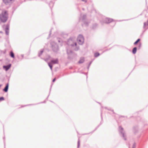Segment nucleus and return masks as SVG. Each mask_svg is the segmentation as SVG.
<instances>
[{
  "label": "nucleus",
  "instance_id": "f257e3e1",
  "mask_svg": "<svg viewBox=\"0 0 148 148\" xmlns=\"http://www.w3.org/2000/svg\"><path fill=\"white\" fill-rule=\"evenodd\" d=\"M8 14L6 11H3L0 15V19L3 22H5L8 19Z\"/></svg>",
  "mask_w": 148,
  "mask_h": 148
},
{
  "label": "nucleus",
  "instance_id": "f03ea898",
  "mask_svg": "<svg viewBox=\"0 0 148 148\" xmlns=\"http://www.w3.org/2000/svg\"><path fill=\"white\" fill-rule=\"evenodd\" d=\"M51 44L52 50L54 52H57L59 51L58 46L56 43L54 42H52Z\"/></svg>",
  "mask_w": 148,
  "mask_h": 148
},
{
  "label": "nucleus",
  "instance_id": "7ed1b4c3",
  "mask_svg": "<svg viewBox=\"0 0 148 148\" xmlns=\"http://www.w3.org/2000/svg\"><path fill=\"white\" fill-rule=\"evenodd\" d=\"M77 41L79 44L82 45L84 41V38L83 36L81 35H79L77 38Z\"/></svg>",
  "mask_w": 148,
  "mask_h": 148
},
{
  "label": "nucleus",
  "instance_id": "20e7f679",
  "mask_svg": "<svg viewBox=\"0 0 148 148\" xmlns=\"http://www.w3.org/2000/svg\"><path fill=\"white\" fill-rule=\"evenodd\" d=\"M119 131L120 133V135L121 136H122L125 140H126V139L125 138V133L123 128L121 126H119Z\"/></svg>",
  "mask_w": 148,
  "mask_h": 148
},
{
  "label": "nucleus",
  "instance_id": "39448f33",
  "mask_svg": "<svg viewBox=\"0 0 148 148\" xmlns=\"http://www.w3.org/2000/svg\"><path fill=\"white\" fill-rule=\"evenodd\" d=\"M67 53L68 55V57L69 59L72 58L75 55V54L71 50L68 49H67Z\"/></svg>",
  "mask_w": 148,
  "mask_h": 148
},
{
  "label": "nucleus",
  "instance_id": "423d86ee",
  "mask_svg": "<svg viewBox=\"0 0 148 148\" xmlns=\"http://www.w3.org/2000/svg\"><path fill=\"white\" fill-rule=\"evenodd\" d=\"M3 28H5V34L7 35H8L9 32V25L7 24L6 25H4L3 26Z\"/></svg>",
  "mask_w": 148,
  "mask_h": 148
},
{
  "label": "nucleus",
  "instance_id": "0eeeda50",
  "mask_svg": "<svg viewBox=\"0 0 148 148\" xmlns=\"http://www.w3.org/2000/svg\"><path fill=\"white\" fill-rule=\"evenodd\" d=\"M113 21V19L109 18H106L103 21V23H109Z\"/></svg>",
  "mask_w": 148,
  "mask_h": 148
},
{
  "label": "nucleus",
  "instance_id": "6e6552de",
  "mask_svg": "<svg viewBox=\"0 0 148 148\" xmlns=\"http://www.w3.org/2000/svg\"><path fill=\"white\" fill-rule=\"evenodd\" d=\"M11 66V64H10L4 66H3V68L6 71H7L10 68Z\"/></svg>",
  "mask_w": 148,
  "mask_h": 148
},
{
  "label": "nucleus",
  "instance_id": "1a4fd4ad",
  "mask_svg": "<svg viewBox=\"0 0 148 148\" xmlns=\"http://www.w3.org/2000/svg\"><path fill=\"white\" fill-rule=\"evenodd\" d=\"M72 42V41L71 40V39H69L68 40V42ZM68 45H71V46H76L77 45V43L76 42H75L73 44H69L68 43Z\"/></svg>",
  "mask_w": 148,
  "mask_h": 148
},
{
  "label": "nucleus",
  "instance_id": "9d476101",
  "mask_svg": "<svg viewBox=\"0 0 148 148\" xmlns=\"http://www.w3.org/2000/svg\"><path fill=\"white\" fill-rule=\"evenodd\" d=\"M3 2L6 4L12 3L14 0H3Z\"/></svg>",
  "mask_w": 148,
  "mask_h": 148
},
{
  "label": "nucleus",
  "instance_id": "9b49d317",
  "mask_svg": "<svg viewBox=\"0 0 148 148\" xmlns=\"http://www.w3.org/2000/svg\"><path fill=\"white\" fill-rule=\"evenodd\" d=\"M9 87V84L7 83L5 88L3 89V90L5 92H7L8 91Z\"/></svg>",
  "mask_w": 148,
  "mask_h": 148
},
{
  "label": "nucleus",
  "instance_id": "f8f14e48",
  "mask_svg": "<svg viewBox=\"0 0 148 148\" xmlns=\"http://www.w3.org/2000/svg\"><path fill=\"white\" fill-rule=\"evenodd\" d=\"M58 59H56L55 60H51V63L56 64H58Z\"/></svg>",
  "mask_w": 148,
  "mask_h": 148
},
{
  "label": "nucleus",
  "instance_id": "ddd939ff",
  "mask_svg": "<svg viewBox=\"0 0 148 148\" xmlns=\"http://www.w3.org/2000/svg\"><path fill=\"white\" fill-rule=\"evenodd\" d=\"M143 28L145 29V30L148 29V20L147 23L146 22L144 23Z\"/></svg>",
  "mask_w": 148,
  "mask_h": 148
},
{
  "label": "nucleus",
  "instance_id": "4468645a",
  "mask_svg": "<svg viewBox=\"0 0 148 148\" xmlns=\"http://www.w3.org/2000/svg\"><path fill=\"white\" fill-rule=\"evenodd\" d=\"M84 61V58H80L78 63L80 64L83 63Z\"/></svg>",
  "mask_w": 148,
  "mask_h": 148
},
{
  "label": "nucleus",
  "instance_id": "2eb2a0df",
  "mask_svg": "<svg viewBox=\"0 0 148 148\" xmlns=\"http://www.w3.org/2000/svg\"><path fill=\"white\" fill-rule=\"evenodd\" d=\"M137 50V48L136 47H135L132 50V53L133 54H135L136 53V51Z\"/></svg>",
  "mask_w": 148,
  "mask_h": 148
},
{
  "label": "nucleus",
  "instance_id": "dca6fc26",
  "mask_svg": "<svg viewBox=\"0 0 148 148\" xmlns=\"http://www.w3.org/2000/svg\"><path fill=\"white\" fill-rule=\"evenodd\" d=\"M10 55L12 58H14V54L12 51L10 52Z\"/></svg>",
  "mask_w": 148,
  "mask_h": 148
},
{
  "label": "nucleus",
  "instance_id": "f3484780",
  "mask_svg": "<svg viewBox=\"0 0 148 148\" xmlns=\"http://www.w3.org/2000/svg\"><path fill=\"white\" fill-rule=\"evenodd\" d=\"M54 4V3L53 1H51L49 3V5L51 8L53 7Z\"/></svg>",
  "mask_w": 148,
  "mask_h": 148
},
{
  "label": "nucleus",
  "instance_id": "a211bd4d",
  "mask_svg": "<svg viewBox=\"0 0 148 148\" xmlns=\"http://www.w3.org/2000/svg\"><path fill=\"white\" fill-rule=\"evenodd\" d=\"M99 55L100 54L98 52L94 54V56L95 57H98L99 56Z\"/></svg>",
  "mask_w": 148,
  "mask_h": 148
},
{
  "label": "nucleus",
  "instance_id": "6ab92c4d",
  "mask_svg": "<svg viewBox=\"0 0 148 148\" xmlns=\"http://www.w3.org/2000/svg\"><path fill=\"white\" fill-rule=\"evenodd\" d=\"M43 52V50H41L40 52H39V53H38V56L40 57V56L42 54V53Z\"/></svg>",
  "mask_w": 148,
  "mask_h": 148
},
{
  "label": "nucleus",
  "instance_id": "aec40b11",
  "mask_svg": "<svg viewBox=\"0 0 148 148\" xmlns=\"http://www.w3.org/2000/svg\"><path fill=\"white\" fill-rule=\"evenodd\" d=\"M48 65L49 66V67H50L51 69L52 70V66H53L52 65H51L50 64V63H49L48 62Z\"/></svg>",
  "mask_w": 148,
  "mask_h": 148
},
{
  "label": "nucleus",
  "instance_id": "412c9836",
  "mask_svg": "<svg viewBox=\"0 0 148 148\" xmlns=\"http://www.w3.org/2000/svg\"><path fill=\"white\" fill-rule=\"evenodd\" d=\"M140 39H138L134 43V44L136 45V44L140 41Z\"/></svg>",
  "mask_w": 148,
  "mask_h": 148
},
{
  "label": "nucleus",
  "instance_id": "4be33fe9",
  "mask_svg": "<svg viewBox=\"0 0 148 148\" xmlns=\"http://www.w3.org/2000/svg\"><path fill=\"white\" fill-rule=\"evenodd\" d=\"M50 58V56H48V57L45 59H44V60L46 62H47L48 60L49 59V58Z\"/></svg>",
  "mask_w": 148,
  "mask_h": 148
},
{
  "label": "nucleus",
  "instance_id": "5701e85b",
  "mask_svg": "<svg viewBox=\"0 0 148 148\" xmlns=\"http://www.w3.org/2000/svg\"><path fill=\"white\" fill-rule=\"evenodd\" d=\"M136 147V144L135 143H134L132 146V148H135Z\"/></svg>",
  "mask_w": 148,
  "mask_h": 148
},
{
  "label": "nucleus",
  "instance_id": "b1692460",
  "mask_svg": "<svg viewBox=\"0 0 148 148\" xmlns=\"http://www.w3.org/2000/svg\"><path fill=\"white\" fill-rule=\"evenodd\" d=\"M80 145V141L79 139L78 141V145H77V147H79Z\"/></svg>",
  "mask_w": 148,
  "mask_h": 148
},
{
  "label": "nucleus",
  "instance_id": "393cba45",
  "mask_svg": "<svg viewBox=\"0 0 148 148\" xmlns=\"http://www.w3.org/2000/svg\"><path fill=\"white\" fill-rule=\"evenodd\" d=\"M4 100V98L3 97H0V101Z\"/></svg>",
  "mask_w": 148,
  "mask_h": 148
},
{
  "label": "nucleus",
  "instance_id": "a878e982",
  "mask_svg": "<svg viewBox=\"0 0 148 148\" xmlns=\"http://www.w3.org/2000/svg\"><path fill=\"white\" fill-rule=\"evenodd\" d=\"M88 23L87 22H84V24L86 26L88 25Z\"/></svg>",
  "mask_w": 148,
  "mask_h": 148
},
{
  "label": "nucleus",
  "instance_id": "bb28decb",
  "mask_svg": "<svg viewBox=\"0 0 148 148\" xmlns=\"http://www.w3.org/2000/svg\"><path fill=\"white\" fill-rule=\"evenodd\" d=\"M86 17V16L85 15H84L83 16V20H84L85 19Z\"/></svg>",
  "mask_w": 148,
  "mask_h": 148
},
{
  "label": "nucleus",
  "instance_id": "cd10ccee",
  "mask_svg": "<svg viewBox=\"0 0 148 148\" xmlns=\"http://www.w3.org/2000/svg\"><path fill=\"white\" fill-rule=\"evenodd\" d=\"M92 62V61H91L90 62V63L89 64V66H88V69L89 68V66H90V64H91Z\"/></svg>",
  "mask_w": 148,
  "mask_h": 148
},
{
  "label": "nucleus",
  "instance_id": "c85d7f7f",
  "mask_svg": "<svg viewBox=\"0 0 148 148\" xmlns=\"http://www.w3.org/2000/svg\"><path fill=\"white\" fill-rule=\"evenodd\" d=\"M141 46V44H140L139 45V46H138V47H139V49H140Z\"/></svg>",
  "mask_w": 148,
  "mask_h": 148
},
{
  "label": "nucleus",
  "instance_id": "c756f323",
  "mask_svg": "<svg viewBox=\"0 0 148 148\" xmlns=\"http://www.w3.org/2000/svg\"><path fill=\"white\" fill-rule=\"evenodd\" d=\"M82 1L85 2H87V0H82Z\"/></svg>",
  "mask_w": 148,
  "mask_h": 148
},
{
  "label": "nucleus",
  "instance_id": "7c9ffc66",
  "mask_svg": "<svg viewBox=\"0 0 148 148\" xmlns=\"http://www.w3.org/2000/svg\"><path fill=\"white\" fill-rule=\"evenodd\" d=\"M56 79V78H55L53 80V82H54L55 81V80Z\"/></svg>",
  "mask_w": 148,
  "mask_h": 148
},
{
  "label": "nucleus",
  "instance_id": "2f4dec72",
  "mask_svg": "<svg viewBox=\"0 0 148 148\" xmlns=\"http://www.w3.org/2000/svg\"><path fill=\"white\" fill-rule=\"evenodd\" d=\"M78 49H79V48L78 47L75 49V50L77 51Z\"/></svg>",
  "mask_w": 148,
  "mask_h": 148
},
{
  "label": "nucleus",
  "instance_id": "473e14b6",
  "mask_svg": "<svg viewBox=\"0 0 148 148\" xmlns=\"http://www.w3.org/2000/svg\"><path fill=\"white\" fill-rule=\"evenodd\" d=\"M0 33H2L3 32L2 31H0Z\"/></svg>",
  "mask_w": 148,
  "mask_h": 148
},
{
  "label": "nucleus",
  "instance_id": "72a5a7b5",
  "mask_svg": "<svg viewBox=\"0 0 148 148\" xmlns=\"http://www.w3.org/2000/svg\"><path fill=\"white\" fill-rule=\"evenodd\" d=\"M51 34V31H50V33L49 34V35H50Z\"/></svg>",
  "mask_w": 148,
  "mask_h": 148
},
{
  "label": "nucleus",
  "instance_id": "f704fd0d",
  "mask_svg": "<svg viewBox=\"0 0 148 148\" xmlns=\"http://www.w3.org/2000/svg\"><path fill=\"white\" fill-rule=\"evenodd\" d=\"M1 86H2L1 85H0V88Z\"/></svg>",
  "mask_w": 148,
  "mask_h": 148
},
{
  "label": "nucleus",
  "instance_id": "c9c22d12",
  "mask_svg": "<svg viewBox=\"0 0 148 148\" xmlns=\"http://www.w3.org/2000/svg\"><path fill=\"white\" fill-rule=\"evenodd\" d=\"M58 42H60V41L59 40H58Z\"/></svg>",
  "mask_w": 148,
  "mask_h": 148
},
{
  "label": "nucleus",
  "instance_id": "e433bc0d",
  "mask_svg": "<svg viewBox=\"0 0 148 148\" xmlns=\"http://www.w3.org/2000/svg\"><path fill=\"white\" fill-rule=\"evenodd\" d=\"M147 8L148 9V6L147 7Z\"/></svg>",
  "mask_w": 148,
  "mask_h": 148
}]
</instances>
